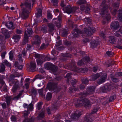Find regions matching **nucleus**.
<instances>
[{"label":"nucleus","instance_id":"5","mask_svg":"<svg viewBox=\"0 0 122 122\" xmlns=\"http://www.w3.org/2000/svg\"><path fill=\"white\" fill-rule=\"evenodd\" d=\"M32 32V31L31 28H29L27 29V31L25 32L24 38L22 42L23 44H25L27 42L28 37L30 36Z\"/></svg>","mask_w":122,"mask_h":122},{"label":"nucleus","instance_id":"14","mask_svg":"<svg viewBox=\"0 0 122 122\" xmlns=\"http://www.w3.org/2000/svg\"><path fill=\"white\" fill-rule=\"evenodd\" d=\"M107 77V75L106 73L104 74L103 75L101 76L100 78L97 81L98 84H100L104 82Z\"/></svg>","mask_w":122,"mask_h":122},{"label":"nucleus","instance_id":"8","mask_svg":"<svg viewBox=\"0 0 122 122\" xmlns=\"http://www.w3.org/2000/svg\"><path fill=\"white\" fill-rule=\"evenodd\" d=\"M95 86H90L87 88V92L86 93H84L83 96L85 97L86 95H90L93 92L95 88Z\"/></svg>","mask_w":122,"mask_h":122},{"label":"nucleus","instance_id":"24","mask_svg":"<svg viewBox=\"0 0 122 122\" xmlns=\"http://www.w3.org/2000/svg\"><path fill=\"white\" fill-rule=\"evenodd\" d=\"M110 19V15L108 14L106 15V16L105 18H104L103 21V23L105 24L109 21Z\"/></svg>","mask_w":122,"mask_h":122},{"label":"nucleus","instance_id":"27","mask_svg":"<svg viewBox=\"0 0 122 122\" xmlns=\"http://www.w3.org/2000/svg\"><path fill=\"white\" fill-rule=\"evenodd\" d=\"M90 117V114H87L84 118L85 120L87 122H91L92 121V119H91Z\"/></svg>","mask_w":122,"mask_h":122},{"label":"nucleus","instance_id":"46","mask_svg":"<svg viewBox=\"0 0 122 122\" xmlns=\"http://www.w3.org/2000/svg\"><path fill=\"white\" fill-rule=\"evenodd\" d=\"M90 39H88L87 38H85L83 40V41L84 44H86L87 42H89L90 41Z\"/></svg>","mask_w":122,"mask_h":122},{"label":"nucleus","instance_id":"55","mask_svg":"<svg viewBox=\"0 0 122 122\" xmlns=\"http://www.w3.org/2000/svg\"><path fill=\"white\" fill-rule=\"evenodd\" d=\"M38 92L40 95L42 96V93L43 92V89L42 88L41 89L39 90Z\"/></svg>","mask_w":122,"mask_h":122},{"label":"nucleus","instance_id":"63","mask_svg":"<svg viewBox=\"0 0 122 122\" xmlns=\"http://www.w3.org/2000/svg\"><path fill=\"white\" fill-rule=\"evenodd\" d=\"M71 73H68L66 75V77L68 78H69L71 76Z\"/></svg>","mask_w":122,"mask_h":122},{"label":"nucleus","instance_id":"3","mask_svg":"<svg viewBox=\"0 0 122 122\" xmlns=\"http://www.w3.org/2000/svg\"><path fill=\"white\" fill-rule=\"evenodd\" d=\"M93 102H90L86 99H79L76 100L75 104L76 107H79L84 105L86 107H89Z\"/></svg>","mask_w":122,"mask_h":122},{"label":"nucleus","instance_id":"20","mask_svg":"<svg viewBox=\"0 0 122 122\" xmlns=\"http://www.w3.org/2000/svg\"><path fill=\"white\" fill-rule=\"evenodd\" d=\"M5 25L9 29H13L14 28L13 23L11 21L9 22H7L5 24Z\"/></svg>","mask_w":122,"mask_h":122},{"label":"nucleus","instance_id":"58","mask_svg":"<svg viewBox=\"0 0 122 122\" xmlns=\"http://www.w3.org/2000/svg\"><path fill=\"white\" fill-rule=\"evenodd\" d=\"M97 67H94L93 68V71L94 72H96L97 71L98 69Z\"/></svg>","mask_w":122,"mask_h":122},{"label":"nucleus","instance_id":"33","mask_svg":"<svg viewBox=\"0 0 122 122\" xmlns=\"http://www.w3.org/2000/svg\"><path fill=\"white\" fill-rule=\"evenodd\" d=\"M122 11H119V13L118 16V19L121 21H122Z\"/></svg>","mask_w":122,"mask_h":122},{"label":"nucleus","instance_id":"60","mask_svg":"<svg viewBox=\"0 0 122 122\" xmlns=\"http://www.w3.org/2000/svg\"><path fill=\"white\" fill-rule=\"evenodd\" d=\"M5 52H3L1 54V56L2 58L4 59L5 58Z\"/></svg>","mask_w":122,"mask_h":122},{"label":"nucleus","instance_id":"37","mask_svg":"<svg viewBox=\"0 0 122 122\" xmlns=\"http://www.w3.org/2000/svg\"><path fill=\"white\" fill-rule=\"evenodd\" d=\"M43 103L42 102H40L38 103L36 105L38 110H39L41 108L42 105Z\"/></svg>","mask_w":122,"mask_h":122},{"label":"nucleus","instance_id":"12","mask_svg":"<svg viewBox=\"0 0 122 122\" xmlns=\"http://www.w3.org/2000/svg\"><path fill=\"white\" fill-rule=\"evenodd\" d=\"M14 85L12 89L13 92H16V90L20 87V84L19 81L17 80H15L14 81Z\"/></svg>","mask_w":122,"mask_h":122},{"label":"nucleus","instance_id":"45","mask_svg":"<svg viewBox=\"0 0 122 122\" xmlns=\"http://www.w3.org/2000/svg\"><path fill=\"white\" fill-rule=\"evenodd\" d=\"M32 47H33L30 45H28L26 47L27 51L28 50L30 51L31 50V48L32 49Z\"/></svg>","mask_w":122,"mask_h":122},{"label":"nucleus","instance_id":"11","mask_svg":"<svg viewBox=\"0 0 122 122\" xmlns=\"http://www.w3.org/2000/svg\"><path fill=\"white\" fill-rule=\"evenodd\" d=\"M56 86L54 83H50L48 84L46 88L50 91H52L55 89Z\"/></svg>","mask_w":122,"mask_h":122},{"label":"nucleus","instance_id":"19","mask_svg":"<svg viewBox=\"0 0 122 122\" xmlns=\"http://www.w3.org/2000/svg\"><path fill=\"white\" fill-rule=\"evenodd\" d=\"M48 26L49 27L48 31L50 32H51L55 30H56L55 29L54 26L52 23L48 24Z\"/></svg>","mask_w":122,"mask_h":122},{"label":"nucleus","instance_id":"57","mask_svg":"<svg viewBox=\"0 0 122 122\" xmlns=\"http://www.w3.org/2000/svg\"><path fill=\"white\" fill-rule=\"evenodd\" d=\"M31 91L33 94L35 95L36 93V90L34 89H32L31 90Z\"/></svg>","mask_w":122,"mask_h":122},{"label":"nucleus","instance_id":"7","mask_svg":"<svg viewBox=\"0 0 122 122\" xmlns=\"http://www.w3.org/2000/svg\"><path fill=\"white\" fill-rule=\"evenodd\" d=\"M105 0H103L101 5L100 7L101 10L100 13L101 15H104L106 12H107V10L108 9V7L105 4Z\"/></svg>","mask_w":122,"mask_h":122},{"label":"nucleus","instance_id":"25","mask_svg":"<svg viewBox=\"0 0 122 122\" xmlns=\"http://www.w3.org/2000/svg\"><path fill=\"white\" fill-rule=\"evenodd\" d=\"M42 9H39L37 10V11L36 14V17L38 18L41 16L42 15Z\"/></svg>","mask_w":122,"mask_h":122},{"label":"nucleus","instance_id":"15","mask_svg":"<svg viewBox=\"0 0 122 122\" xmlns=\"http://www.w3.org/2000/svg\"><path fill=\"white\" fill-rule=\"evenodd\" d=\"M4 37L0 35V44L1 50H3L5 48V46L4 44L5 41L4 40Z\"/></svg>","mask_w":122,"mask_h":122},{"label":"nucleus","instance_id":"62","mask_svg":"<svg viewBox=\"0 0 122 122\" xmlns=\"http://www.w3.org/2000/svg\"><path fill=\"white\" fill-rule=\"evenodd\" d=\"M69 90L71 92H73V91L77 90H78V88H73L72 89H71V88H70L69 89Z\"/></svg>","mask_w":122,"mask_h":122},{"label":"nucleus","instance_id":"42","mask_svg":"<svg viewBox=\"0 0 122 122\" xmlns=\"http://www.w3.org/2000/svg\"><path fill=\"white\" fill-rule=\"evenodd\" d=\"M106 54L108 56H112L113 55V53L111 51H107L106 52Z\"/></svg>","mask_w":122,"mask_h":122},{"label":"nucleus","instance_id":"51","mask_svg":"<svg viewBox=\"0 0 122 122\" xmlns=\"http://www.w3.org/2000/svg\"><path fill=\"white\" fill-rule=\"evenodd\" d=\"M29 113L30 112L28 111H25L24 112V117H26Z\"/></svg>","mask_w":122,"mask_h":122},{"label":"nucleus","instance_id":"21","mask_svg":"<svg viewBox=\"0 0 122 122\" xmlns=\"http://www.w3.org/2000/svg\"><path fill=\"white\" fill-rule=\"evenodd\" d=\"M36 66L35 61L31 62L30 66V70L33 71L36 68Z\"/></svg>","mask_w":122,"mask_h":122},{"label":"nucleus","instance_id":"26","mask_svg":"<svg viewBox=\"0 0 122 122\" xmlns=\"http://www.w3.org/2000/svg\"><path fill=\"white\" fill-rule=\"evenodd\" d=\"M20 38V36L17 35H14L13 37V38L14 40V41L16 42L19 41Z\"/></svg>","mask_w":122,"mask_h":122},{"label":"nucleus","instance_id":"13","mask_svg":"<svg viewBox=\"0 0 122 122\" xmlns=\"http://www.w3.org/2000/svg\"><path fill=\"white\" fill-rule=\"evenodd\" d=\"M119 27V25L117 21H114L112 22L110 25V27L113 30H116Z\"/></svg>","mask_w":122,"mask_h":122},{"label":"nucleus","instance_id":"47","mask_svg":"<svg viewBox=\"0 0 122 122\" xmlns=\"http://www.w3.org/2000/svg\"><path fill=\"white\" fill-rule=\"evenodd\" d=\"M84 21H86L89 23L91 22V20L89 18L87 17L85 18L84 19Z\"/></svg>","mask_w":122,"mask_h":122},{"label":"nucleus","instance_id":"22","mask_svg":"<svg viewBox=\"0 0 122 122\" xmlns=\"http://www.w3.org/2000/svg\"><path fill=\"white\" fill-rule=\"evenodd\" d=\"M35 38V44L37 45L41 43V42L40 38L38 36H36Z\"/></svg>","mask_w":122,"mask_h":122},{"label":"nucleus","instance_id":"36","mask_svg":"<svg viewBox=\"0 0 122 122\" xmlns=\"http://www.w3.org/2000/svg\"><path fill=\"white\" fill-rule=\"evenodd\" d=\"M47 16L48 19H51L52 17V15L51 12L50 11H48L47 12Z\"/></svg>","mask_w":122,"mask_h":122},{"label":"nucleus","instance_id":"43","mask_svg":"<svg viewBox=\"0 0 122 122\" xmlns=\"http://www.w3.org/2000/svg\"><path fill=\"white\" fill-rule=\"evenodd\" d=\"M5 69V66L4 65L2 64L1 66V69H0V73L3 71Z\"/></svg>","mask_w":122,"mask_h":122},{"label":"nucleus","instance_id":"61","mask_svg":"<svg viewBox=\"0 0 122 122\" xmlns=\"http://www.w3.org/2000/svg\"><path fill=\"white\" fill-rule=\"evenodd\" d=\"M98 111V109L97 108H94L93 110L92 113V114Z\"/></svg>","mask_w":122,"mask_h":122},{"label":"nucleus","instance_id":"54","mask_svg":"<svg viewBox=\"0 0 122 122\" xmlns=\"http://www.w3.org/2000/svg\"><path fill=\"white\" fill-rule=\"evenodd\" d=\"M22 55L21 54H19L18 56V57L19 58V59L20 61L22 62L23 60L22 58Z\"/></svg>","mask_w":122,"mask_h":122},{"label":"nucleus","instance_id":"9","mask_svg":"<svg viewBox=\"0 0 122 122\" xmlns=\"http://www.w3.org/2000/svg\"><path fill=\"white\" fill-rule=\"evenodd\" d=\"M84 61L86 63H89L90 62L89 60V57L87 56L83 58L82 60L81 61H79L78 63V65L79 66H81L83 65L84 63Z\"/></svg>","mask_w":122,"mask_h":122},{"label":"nucleus","instance_id":"4","mask_svg":"<svg viewBox=\"0 0 122 122\" xmlns=\"http://www.w3.org/2000/svg\"><path fill=\"white\" fill-rule=\"evenodd\" d=\"M35 55V56L36 58L37 64L38 65H41L45 61L48 60L46 56H43L36 53Z\"/></svg>","mask_w":122,"mask_h":122},{"label":"nucleus","instance_id":"40","mask_svg":"<svg viewBox=\"0 0 122 122\" xmlns=\"http://www.w3.org/2000/svg\"><path fill=\"white\" fill-rule=\"evenodd\" d=\"M82 80L83 83L85 84H87L88 81L87 78H83L82 79Z\"/></svg>","mask_w":122,"mask_h":122},{"label":"nucleus","instance_id":"1","mask_svg":"<svg viewBox=\"0 0 122 122\" xmlns=\"http://www.w3.org/2000/svg\"><path fill=\"white\" fill-rule=\"evenodd\" d=\"M35 1V0H27L24 2L21 3L20 6L22 9V10L20 14L23 19H25L27 18L29 10L31 8V2L33 4Z\"/></svg>","mask_w":122,"mask_h":122},{"label":"nucleus","instance_id":"53","mask_svg":"<svg viewBox=\"0 0 122 122\" xmlns=\"http://www.w3.org/2000/svg\"><path fill=\"white\" fill-rule=\"evenodd\" d=\"M4 63L7 66H11V64L7 61H5Z\"/></svg>","mask_w":122,"mask_h":122},{"label":"nucleus","instance_id":"29","mask_svg":"<svg viewBox=\"0 0 122 122\" xmlns=\"http://www.w3.org/2000/svg\"><path fill=\"white\" fill-rule=\"evenodd\" d=\"M23 92V90H21L19 92L18 94L15 97L14 99L15 100H18L22 95Z\"/></svg>","mask_w":122,"mask_h":122},{"label":"nucleus","instance_id":"17","mask_svg":"<svg viewBox=\"0 0 122 122\" xmlns=\"http://www.w3.org/2000/svg\"><path fill=\"white\" fill-rule=\"evenodd\" d=\"M1 31L2 33L5 35L6 38L9 37V33L4 28H2L1 29Z\"/></svg>","mask_w":122,"mask_h":122},{"label":"nucleus","instance_id":"18","mask_svg":"<svg viewBox=\"0 0 122 122\" xmlns=\"http://www.w3.org/2000/svg\"><path fill=\"white\" fill-rule=\"evenodd\" d=\"M23 107L25 108H27L28 110H30L33 109V104L30 103L29 105L26 103H24L23 105Z\"/></svg>","mask_w":122,"mask_h":122},{"label":"nucleus","instance_id":"44","mask_svg":"<svg viewBox=\"0 0 122 122\" xmlns=\"http://www.w3.org/2000/svg\"><path fill=\"white\" fill-rule=\"evenodd\" d=\"M58 0H51V2L54 3L53 5L55 6H57Z\"/></svg>","mask_w":122,"mask_h":122},{"label":"nucleus","instance_id":"16","mask_svg":"<svg viewBox=\"0 0 122 122\" xmlns=\"http://www.w3.org/2000/svg\"><path fill=\"white\" fill-rule=\"evenodd\" d=\"M53 22L56 25L58 28L60 27L61 25V18H59L58 19L55 18L53 20Z\"/></svg>","mask_w":122,"mask_h":122},{"label":"nucleus","instance_id":"56","mask_svg":"<svg viewBox=\"0 0 122 122\" xmlns=\"http://www.w3.org/2000/svg\"><path fill=\"white\" fill-rule=\"evenodd\" d=\"M100 35L103 38H104L105 37L104 33L103 32H101Z\"/></svg>","mask_w":122,"mask_h":122},{"label":"nucleus","instance_id":"38","mask_svg":"<svg viewBox=\"0 0 122 122\" xmlns=\"http://www.w3.org/2000/svg\"><path fill=\"white\" fill-rule=\"evenodd\" d=\"M14 65L15 67H16L19 69H21L23 67L22 65H20L19 66H18V63L17 62H15Z\"/></svg>","mask_w":122,"mask_h":122},{"label":"nucleus","instance_id":"28","mask_svg":"<svg viewBox=\"0 0 122 122\" xmlns=\"http://www.w3.org/2000/svg\"><path fill=\"white\" fill-rule=\"evenodd\" d=\"M116 40V39L114 36H110L109 37V41L110 42L114 44Z\"/></svg>","mask_w":122,"mask_h":122},{"label":"nucleus","instance_id":"59","mask_svg":"<svg viewBox=\"0 0 122 122\" xmlns=\"http://www.w3.org/2000/svg\"><path fill=\"white\" fill-rule=\"evenodd\" d=\"M2 107L3 108H5L6 107V104L5 103L2 104L1 105Z\"/></svg>","mask_w":122,"mask_h":122},{"label":"nucleus","instance_id":"49","mask_svg":"<svg viewBox=\"0 0 122 122\" xmlns=\"http://www.w3.org/2000/svg\"><path fill=\"white\" fill-rule=\"evenodd\" d=\"M119 31L116 32L114 34L116 37H120L121 36L119 33Z\"/></svg>","mask_w":122,"mask_h":122},{"label":"nucleus","instance_id":"6","mask_svg":"<svg viewBox=\"0 0 122 122\" xmlns=\"http://www.w3.org/2000/svg\"><path fill=\"white\" fill-rule=\"evenodd\" d=\"M77 9H78L76 8L71 7L69 5L67 6L65 8L63 7V8L64 12L67 13L68 14L75 12Z\"/></svg>","mask_w":122,"mask_h":122},{"label":"nucleus","instance_id":"50","mask_svg":"<svg viewBox=\"0 0 122 122\" xmlns=\"http://www.w3.org/2000/svg\"><path fill=\"white\" fill-rule=\"evenodd\" d=\"M116 98V97L115 96H113L112 97H111L109 98V101L110 102H112Z\"/></svg>","mask_w":122,"mask_h":122},{"label":"nucleus","instance_id":"41","mask_svg":"<svg viewBox=\"0 0 122 122\" xmlns=\"http://www.w3.org/2000/svg\"><path fill=\"white\" fill-rule=\"evenodd\" d=\"M86 1L84 0H79L77 2V3L79 5H81L85 3Z\"/></svg>","mask_w":122,"mask_h":122},{"label":"nucleus","instance_id":"32","mask_svg":"<svg viewBox=\"0 0 122 122\" xmlns=\"http://www.w3.org/2000/svg\"><path fill=\"white\" fill-rule=\"evenodd\" d=\"M52 97V94L51 93L48 92L47 93L46 97V99L47 100H49Z\"/></svg>","mask_w":122,"mask_h":122},{"label":"nucleus","instance_id":"30","mask_svg":"<svg viewBox=\"0 0 122 122\" xmlns=\"http://www.w3.org/2000/svg\"><path fill=\"white\" fill-rule=\"evenodd\" d=\"M101 73H99L97 74H96L92 76V80L94 81L97 78L101 75Z\"/></svg>","mask_w":122,"mask_h":122},{"label":"nucleus","instance_id":"2","mask_svg":"<svg viewBox=\"0 0 122 122\" xmlns=\"http://www.w3.org/2000/svg\"><path fill=\"white\" fill-rule=\"evenodd\" d=\"M85 29L84 31H82L77 29H76L73 30L72 32V33L74 37H78L79 34H82L83 37L84 36H89L92 35L95 30L94 28H92L90 30H86L85 31Z\"/></svg>","mask_w":122,"mask_h":122},{"label":"nucleus","instance_id":"52","mask_svg":"<svg viewBox=\"0 0 122 122\" xmlns=\"http://www.w3.org/2000/svg\"><path fill=\"white\" fill-rule=\"evenodd\" d=\"M65 2H64V1H62L61 4V6L63 7H64L66 6V5L65 4Z\"/></svg>","mask_w":122,"mask_h":122},{"label":"nucleus","instance_id":"10","mask_svg":"<svg viewBox=\"0 0 122 122\" xmlns=\"http://www.w3.org/2000/svg\"><path fill=\"white\" fill-rule=\"evenodd\" d=\"M81 114V111L77 110L74 112L73 114L72 115H71L70 116L72 119H76L79 118Z\"/></svg>","mask_w":122,"mask_h":122},{"label":"nucleus","instance_id":"64","mask_svg":"<svg viewBox=\"0 0 122 122\" xmlns=\"http://www.w3.org/2000/svg\"><path fill=\"white\" fill-rule=\"evenodd\" d=\"M112 81L114 82H116L118 81V80L116 78H112Z\"/></svg>","mask_w":122,"mask_h":122},{"label":"nucleus","instance_id":"35","mask_svg":"<svg viewBox=\"0 0 122 122\" xmlns=\"http://www.w3.org/2000/svg\"><path fill=\"white\" fill-rule=\"evenodd\" d=\"M34 118H32L31 119L29 120L28 119H25L23 122H34Z\"/></svg>","mask_w":122,"mask_h":122},{"label":"nucleus","instance_id":"48","mask_svg":"<svg viewBox=\"0 0 122 122\" xmlns=\"http://www.w3.org/2000/svg\"><path fill=\"white\" fill-rule=\"evenodd\" d=\"M11 119V121L13 122H15L16 120V118L14 116H12Z\"/></svg>","mask_w":122,"mask_h":122},{"label":"nucleus","instance_id":"23","mask_svg":"<svg viewBox=\"0 0 122 122\" xmlns=\"http://www.w3.org/2000/svg\"><path fill=\"white\" fill-rule=\"evenodd\" d=\"M98 44V42L94 40L91 42L90 46L92 48H94L96 47Z\"/></svg>","mask_w":122,"mask_h":122},{"label":"nucleus","instance_id":"34","mask_svg":"<svg viewBox=\"0 0 122 122\" xmlns=\"http://www.w3.org/2000/svg\"><path fill=\"white\" fill-rule=\"evenodd\" d=\"M5 99H6V102H7V105H9L10 103V101L11 100V97H5Z\"/></svg>","mask_w":122,"mask_h":122},{"label":"nucleus","instance_id":"39","mask_svg":"<svg viewBox=\"0 0 122 122\" xmlns=\"http://www.w3.org/2000/svg\"><path fill=\"white\" fill-rule=\"evenodd\" d=\"M9 59L11 61L13 59V52L12 51H10L9 53Z\"/></svg>","mask_w":122,"mask_h":122},{"label":"nucleus","instance_id":"31","mask_svg":"<svg viewBox=\"0 0 122 122\" xmlns=\"http://www.w3.org/2000/svg\"><path fill=\"white\" fill-rule=\"evenodd\" d=\"M45 116L44 112L42 111L39 114L38 117L39 119H41L44 117Z\"/></svg>","mask_w":122,"mask_h":122}]
</instances>
